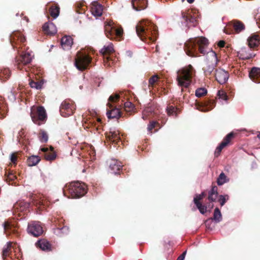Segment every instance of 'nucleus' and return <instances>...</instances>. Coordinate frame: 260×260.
<instances>
[{
	"label": "nucleus",
	"mask_w": 260,
	"mask_h": 260,
	"mask_svg": "<svg viewBox=\"0 0 260 260\" xmlns=\"http://www.w3.org/2000/svg\"><path fill=\"white\" fill-rule=\"evenodd\" d=\"M112 139H114L113 141L116 140H118L119 138V137L116 133H114L112 134Z\"/></svg>",
	"instance_id": "obj_53"
},
{
	"label": "nucleus",
	"mask_w": 260,
	"mask_h": 260,
	"mask_svg": "<svg viewBox=\"0 0 260 260\" xmlns=\"http://www.w3.org/2000/svg\"><path fill=\"white\" fill-rule=\"evenodd\" d=\"M194 204L196 205L197 208L202 214H205V213L207 212V207L205 205H202L201 202H198L196 200Z\"/></svg>",
	"instance_id": "obj_35"
},
{
	"label": "nucleus",
	"mask_w": 260,
	"mask_h": 260,
	"mask_svg": "<svg viewBox=\"0 0 260 260\" xmlns=\"http://www.w3.org/2000/svg\"><path fill=\"white\" fill-rule=\"evenodd\" d=\"M6 176L8 180L10 181H13L16 179L17 177L15 175H14L12 172H9L8 174L6 173Z\"/></svg>",
	"instance_id": "obj_46"
},
{
	"label": "nucleus",
	"mask_w": 260,
	"mask_h": 260,
	"mask_svg": "<svg viewBox=\"0 0 260 260\" xmlns=\"http://www.w3.org/2000/svg\"><path fill=\"white\" fill-rule=\"evenodd\" d=\"M232 23L237 32H240L245 29V25L241 21L235 20L232 21Z\"/></svg>",
	"instance_id": "obj_25"
},
{
	"label": "nucleus",
	"mask_w": 260,
	"mask_h": 260,
	"mask_svg": "<svg viewBox=\"0 0 260 260\" xmlns=\"http://www.w3.org/2000/svg\"><path fill=\"white\" fill-rule=\"evenodd\" d=\"M158 123L155 121H152L150 122L149 124L148 125L147 130L148 132H151L153 128L155 127L156 124Z\"/></svg>",
	"instance_id": "obj_48"
},
{
	"label": "nucleus",
	"mask_w": 260,
	"mask_h": 260,
	"mask_svg": "<svg viewBox=\"0 0 260 260\" xmlns=\"http://www.w3.org/2000/svg\"><path fill=\"white\" fill-rule=\"evenodd\" d=\"M215 78L217 81L220 84L225 83L229 78V73L224 70L219 68L215 70Z\"/></svg>",
	"instance_id": "obj_11"
},
{
	"label": "nucleus",
	"mask_w": 260,
	"mask_h": 260,
	"mask_svg": "<svg viewBox=\"0 0 260 260\" xmlns=\"http://www.w3.org/2000/svg\"><path fill=\"white\" fill-rule=\"evenodd\" d=\"M10 75L11 72L9 69H4L0 72V78L3 81L8 79Z\"/></svg>",
	"instance_id": "obj_33"
},
{
	"label": "nucleus",
	"mask_w": 260,
	"mask_h": 260,
	"mask_svg": "<svg viewBox=\"0 0 260 260\" xmlns=\"http://www.w3.org/2000/svg\"><path fill=\"white\" fill-rule=\"evenodd\" d=\"M80 89H81V88H82V86H80Z\"/></svg>",
	"instance_id": "obj_63"
},
{
	"label": "nucleus",
	"mask_w": 260,
	"mask_h": 260,
	"mask_svg": "<svg viewBox=\"0 0 260 260\" xmlns=\"http://www.w3.org/2000/svg\"><path fill=\"white\" fill-rule=\"evenodd\" d=\"M207 92V90L206 88H199L196 90L195 94L196 96L200 98L206 94Z\"/></svg>",
	"instance_id": "obj_39"
},
{
	"label": "nucleus",
	"mask_w": 260,
	"mask_h": 260,
	"mask_svg": "<svg viewBox=\"0 0 260 260\" xmlns=\"http://www.w3.org/2000/svg\"><path fill=\"white\" fill-rule=\"evenodd\" d=\"M68 191L73 198H79L87 192V186L85 183L79 181L73 182L66 184L63 188V193Z\"/></svg>",
	"instance_id": "obj_4"
},
{
	"label": "nucleus",
	"mask_w": 260,
	"mask_h": 260,
	"mask_svg": "<svg viewBox=\"0 0 260 260\" xmlns=\"http://www.w3.org/2000/svg\"><path fill=\"white\" fill-rule=\"evenodd\" d=\"M77 12L80 13V14H82V13H84V11H77Z\"/></svg>",
	"instance_id": "obj_59"
},
{
	"label": "nucleus",
	"mask_w": 260,
	"mask_h": 260,
	"mask_svg": "<svg viewBox=\"0 0 260 260\" xmlns=\"http://www.w3.org/2000/svg\"><path fill=\"white\" fill-rule=\"evenodd\" d=\"M215 223H219L222 220V215L219 209L216 207L214 211L213 217H210Z\"/></svg>",
	"instance_id": "obj_27"
},
{
	"label": "nucleus",
	"mask_w": 260,
	"mask_h": 260,
	"mask_svg": "<svg viewBox=\"0 0 260 260\" xmlns=\"http://www.w3.org/2000/svg\"><path fill=\"white\" fill-rule=\"evenodd\" d=\"M180 25L182 28H188L191 26H196L197 20L194 17L182 12L181 16L180 18Z\"/></svg>",
	"instance_id": "obj_7"
},
{
	"label": "nucleus",
	"mask_w": 260,
	"mask_h": 260,
	"mask_svg": "<svg viewBox=\"0 0 260 260\" xmlns=\"http://www.w3.org/2000/svg\"><path fill=\"white\" fill-rule=\"evenodd\" d=\"M38 117L35 116L32 113L31 114V117L32 121L38 125H40L39 121L45 122L47 119V114L45 108L43 106H40L38 108L37 111Z\"/></svg>",
	"instance_id": "obj_10"
},
{
	"label": "nucleus",
	"mask_w": 260,
	"mask_h": 260,
	"mask_svg": "<svg viewBox=\"0 0 260 260\" xmlns=\"http://www.w3.org/2000/svg\"><path fill=\"white\" fill-rule=\"evenodd\" d=\"M233 133H230L225 136L223 141L216 148L215 151V156L216 157H217L220 154L222 149L228 145V144L230 143L231 139L233 137Z\"/></svg>",
	"instance_id": "obj_13"
},
{
	"label": "nucleus",
	"mask_w": 260,
	"mask_h": 260,
	"mask_svg": "<svg viewBox=\"0 0 260 260\" xmlns=\"http://www.w3.org/2000/svg\"><path fill=\"white\" fill-rule=\"evenodd\" d=\"M69 232V228L67 226H63L61 228H57L55 231V233H56L57 234H60V236L67 234Z\"/></svg>",
	"instance_id": "obj_37"
},
{
	"label": "nucleus",
	"mask_w": 260,
	"mask_h": 260,
	"mask_svg": "<svg viewBox=\"0 0 260 260\" xmlns=\"http://www.w3.org/2000/svg\"><path fill=\"white\" fill-rule=\"evenodd\" d=\"M142 118L144 120H145L146 119V117L144 115H143Z\"/></svg>",
	"instance_id": "obj_61"
},
{
	"label": "nucleus",
	"mask_w": 260,
	"mask_h": 260,
	"mask_svg": "<svg viewBox=\"0 0 260 260\" xmlns=\"http://www.w3.org/2000/svg\"><path fill=\"white\" fill-rule=\"evenodd\" d=\"M105 32L108 38L113 36L121 37L123 29L121 27H118L111 22H109L105 26Z\"/></svg>",
	"instance_id": "obj_5"
},
{
	"label": "nucleus",
	"mask_w": 260,
	"mask_h": 260,
	"mask_svg": "<svg viewBox=\"0 0 260 260\" xmlns=\"http://www.w3.org/2000/svg\"><path fill=\"white\" fill-rule=\"evenodd\" d=\"M3 226L4 230V232L7 235L11 233H13L15 231L13 225L8 221L4 222L3 223Z\"/></svg>",
	"instance_id": "obj_28"
},
{
	"label": "nucleus",
	"mask_w": 260,
	"mask_h": 260,
	"mask_svg": "<svg viewBox=\"0 0 260 260\" xmlns=\"http://www.w3.org/2000/svg\"><path fill=\"white\" fill-rule=\"evenodd\" d=\"M186 253V251H185L177 258V260H184Z\"/></svg>",
	"instance_id": "obj_52"
},
{
	"label": "nucleus",
	"mask_w": 260,
	"mask_h": 260,
	"mask_svg": "<svg viewBox=\"0 0 260 260\" xmlns=\"http://www.w3.org/2000/svg\"><path fill=\"white\" fill-rule=\"evenodd\" d=\"M114 51L113 45L112 43H108L107 45H104L101 49L100 53L103 54H109Z\"/></svg>",
	"instance_id": "obj_26"
},
{
	"label": "nucleus",
	"mask_w": 260,
	"mask_h": 260,
	"mask_svg": "<svg viewBox=\"0 0 260 260\" xmlns=\"http://www.w3.org/2000/svg\"><path fill=\"white\" fill-rule=\"evenodd\" d=\"M33 55L31 54V52H27L23 53L20 57V58L16 60L17 62L18 68H19V66L20 63L23 64H27L29 63L32 58Z\"/></svg>",
	"instance_id": "obj_16"
},
{
	"label": "nucleus",
	"mask_w": 260,
	"mask_h": 260,
	"mask_svg": "<svg viewBox=\"0 0 260 260\" xmlns=\"http://www.w3.org/2000/svg\"><path fill=\"white\" fill-rule=\"evenodd\" d=\"M10 160L13 163H15L17 160L16 156L14 154L12 153L10 155Z\"/></svg>",
	"instance_id": "obj_51"
},
{
	"label": "nucleus",
	"mask_w": 260,
	"mask_h": 260,
	"mask_svg": "<svg viewBox=\"0 0 260 260\" xmlns=\"http://www.w3.org/2000/svg\"><path fill=\"white\" fill-rule=\"evenodd\" d=\"M229 199V196L228 194L220 195L219 196L218 201L221 206H223L226 203V201Z\"/></svg>",
	"instance_id": "obj_42"
},
{
	"label": "nucleus",
	"mask_w": 260,
	"mask_h": 260,
	"mask_svg": "<svg viewBox=\"0 0 260 260\" xmlns=\"http://www.w3.org/2000/svg\"><path fill=\"white\" fill-rule=\"evenodd\" d=\"M126 53L127 56L129 57H131L132 56V52L131 51H127Z\"/></svg>",
	"instance_id": "obj_56"
},
{
	"label": "nucleus",
	"mask_w": 260,
	"mask_h": 260,
	"mask_svg": "<svg viewBox=\"0 0 260 260\" xmlns=\"http://www.w3.org/2000/svg\"><path fill=\"white\" fill-rule=\"evenodd\" d=\"M258 137L260 139V133L258 135Z\"/></svg>",
	"instance_id": "obj_62"
},
{
	"label": "nucleus",
	"mask_w": 260,
	"mask_h": 260,
	"mask_svg": "<svg viewBox=\"0 0 260 260\" xmlns=\"http://www.w3.org/2000/svg\"><path fill=\"white\" fill-rule=\"evenodd\" d=\"M109 167L110 169L113 171V173L115 174H117V172L119 171L122 167L121 162L118 161L115 159H112Z\"/></svg>",
	"instance_id": "obj_22"
},
{
	"label": "nucleus",
	"mask_w": 260,
	"mask_h": 260,
	"mask_svg": "<svg viewBox=\"0 0 260 260\" xmlns=\"http://www.w3.org/2000/svg\"><path fill=\"white\" fill-rule=\"evenodd\" d=\"M43 29L46 33L50 35H53L57 32L56 26L51 22L45 23L43 26Z\"/></svg>",
	"instance_id": "obj_20"
},
{
	"label": "nucleus",
	"mask_w": 260,
	"mask_h": 260,
	"mask_svg": "<svg viewBox=\"0 0 260 260\" xmlns=\"http://www.w3.org/2000/svg\"><path fill=\"white\" fill-rule=\"evenodd\" d=\"M126 104L127 105L126 106H128V107H129L130 105H132V104L131 103H126Z\"/></svg>",
	"instance_id": "obj_58"
},
{
	"label": "nucleus",
	"mask_w": 260,
	"mask_h": 260,
	"mask_svg": "<svg viewBox=\"0 0 260 260\" xmlns=\"http://www.w3.org/2000/svg\"><path fill=\"white\" fill-rule=\"evenodd\" d=\"M249 77L255 83H260V68L253 67L249 73Z\"/></svg>",
	"instance_id": "obj_17"
},
{
	"label": "nucleus",
	"mask_w": 260,
	"mask_h": 260,
	"mask_svg": "<svg viewBox=\"0 0 260 260\" xmlns=\"http://www.w3.org/2000/svg\"><path fill=\"white\" fill-rule=\"evenodd\" d=\"M136 31L138 36L143 41L154 42L158 35L157 27L145 20H142L137 24Z\"/></svg>",
	"instance_id": "obj_2"
},
{
	"label": "nucleus",
	"mask_w": 260,
	"mask_h": 260,
	"mask_svg": "<svg viewBox=\"0 0 260 260\" xmlns=\"http://www.w3.org/2000/svg\"><path fill=\"white\" fill-rule=\"evenodd\" d=\"M41 136L40 137V140L41 142L46 143L48 141V136L47 133L44 130L41 131Z\"/></svg>",
	"instance_id": "obj_43"
},
{
	"label": "nucleus",
	"mask_w": 260,
	"mask_h": 260,
	"mask_svg": "<svg viewBox=\"0 0 260 260\" xmlns=\"http://www.w3.org/2000/svg\"><path fill=\"white\" fill-rule=\"evenodd\" d=\"M187 1L189 4H191L194 1V0H187Z\"/></svg>",
	"instance_id": "obj_57"
},
{
	"label": "nucleus",
	"mask_w": 260,
	"mask_h": 260,
	"mask_svg": "<svg viewBox=\"0 0 260 260\" xmlns=\"http://www.w3.org/2000/svg\"><path fill=\"white\" fill-rule=\"evenodd\" d=\"M50 151L45 154L44 157L46 160L51 161L55 159L56 157V154L53 151V148L52 147H50Z\"/></svg>",
	"instance_id": "obj_32"
},
{
	"label": "nucleus",
	"mask_w": 260,
	"mask_h": 260,
	"mask_svg": "<svg viewBox=\"0 0 260 260\" xmlns=\"http://www.w3.org/2000/svg\"><path fill=\"white\" fill-rule=\"evenodd\" d=\"M158 77L156 75H153L149 80V84L151 85H153L158 80Z\"/></svg>",
	"instance_id": "obj_47"
},
{
	"label": "nucleus",
	"mask_w": 260,
	"mask_h": 260,
	"mask_svg": "<svg viewBox=\"0 0 260 260\" xmlns=\"http://www.w3.org/2000/svg\"><path fill=\"white\" fill-rule=\"evenodd\" d=\"M41 151L47 153L50 151V148L48 147H43L41 148Z\"/></svg>",
	"instance_id": "obj_54"
},
{
	"label": "nucleus",
	"mask_w": 260,
	"mask_h": 260,
	"mask_svg": "<svg viewBox=\"0 0 260 260\" xmlns=\"http://www.w3.org/2000/svg\"><path fill=\"white\" fill-rule=\"evenodd\" d=\"M258 13L254 16V19L258 27H260V9H258Z\"/></svg>",
	"instance_id": "obj_49"
},
{
	"label": "nucleus",
	"mask_w": 260,
	"mask_h": 260,
	"mask_svg": "<svg viewBox=\"0 0 260 260\" xmlns=\"http://www.w3.org/2000/svg\"><path fill=\"white\" fill-rule=\"evenodd\" d=\"M106 114L109 119L119 118L121 116L120 110L117 108H113L110 111H108Z\"/></svg>",
	"instance_id": "obj_24"
},
{
	"label": "nucleus",
	"mask_w": 260,
	"mask_h": 260,
	"mask_svg": "<svg viewBox=\"0 0 260 260\" xmlns=\"http://www.w3.org/2000/svg\"><path fill=\"white\" fill-rule=\"evenodd\" d=\"M132 6L134 10L139 11L145 9L147 7V0H132Z\"/></svg>",
	"instance_id": "obj_15"
},
{
	"label": "nucleus",
	"mask_w": 260,
	"mask_h": 260,
	"mask_svg": "<svg viewBox=\"0 0 260 260\" xmlns=\"http://www.w3.org/2000/svg\"><path fill=\"white\" fill-rule=\"evenodd\" d=\"M166 111L169 116H176L177 115L176 109L172 106L167 107Z\"/></svg>",
	"instance_id": "obj_38"
},
{
	"label": "nucleus",
	"mask_w": 260,
	"mask_h": 260,
	"mask_svg": "<svg viewBox=\"0 0 260 260\" xmlns=\"http://www.w3.org/2000/svg\"><path fill=\"white\" fill-rule=\"evenodd\" d=\"M27 232L29 234L37 237L43 233V228L39 221H32L28 223Z\"/></svg>",
	"instance_id": "obj_8"
},
{
	"label": "nucleus",
	"mask_w": 260,
	"mask_h": 260,
	"mask_svg": "<svg viewBox=\"0 0 260 260\" xmlns=\"http://www.w3.org/2000/svg\"><path fill=\"white\" fill-rule=\"evenodd\" d=\"M218 188L216 186H213L208 192V199L211 202L216 201L218 196Z\"/></svg>",
	"instance_id": "obj_23"
},
{
	"label": "nucleus",
	"mask_w": 260,
	"mask_h": 260,
	"mask_svg": "<svg viewBox=\"0 0 260 260\" xmlns=\"http://www.w3.org/2000/svg\"><path fill=\"white\" fill-rule=\"evenodd\" d=\"M205 193L204 191L202 192L200 194H196L195 195V197L193 198V203H194V204L195 203L196 200L198 202H200V201L203 200L204 197H205Z\"/></svg>",
	"instance_id": "obj_44"
},
{
	"label": "nucleus",
	"mask_w": 260,
	"mask_h": 260,
	"mask_svg": "<svg viewBox=\"0 0 260 260\" xmlns=\"http://www.w3.org/2000/svg\"><path fill=\"white\" fill-rule=\"evenodd\" d=\"M251 48L248 47H242L239 51L238 52V56L242 59H249L254 57L255 54L252 52Z\"/></svg>",
	"instance_id": "obj_12"
},
{
	"label": "nucleus",
	"mask_w": 260,
	"mask_h": 260,
	"mask_svg": "<svg viewBox=\"0 0 260 260\" xmlns=\"http://www.w3.org/2000/svg\"><path fill=\"white\" fill-rule=\"evenodd\" d=\"M91 61V58L86 54H82L78 57L75 62V65L79 71L86 69Z\"/></svg>",
	"instance_id": "obj_9"
},
{
	"label": "nucleus",
	"mask_w": 260,
	"mask_h": 260,
	"mask_svg": "<svg viewBox=\"0 0 260 260\" xmlns=\"http://www.w3.org/2000/svg\"><path fill=\"white\" fill-rule=\"evenodd\" d=\"M43 83L42 82H35L31 81L29 83V85L31 88H34L37 89H40L42 88Z\"/></svg>",
	"instance_id": "obj_40"
},
{
	"label": "nucleus",
	"mask_w": 260,
	"mask_h": 260,
	"mask_svg": "<svg viewBox=\"0 0 260 260\" xmlns=\"http://www.w3.org/2000/svg\"><path fill=\"white\" fill-rule=\"evenodd\" d=\"M91 12L95 17L101 16L103 14V6L96 1L91 4Z\"/></svg>",
	"instance_id": "obj_14"
},
{
	"label": "nucleus",
	"mask_w": 260,
	"mask_h": 260,
	"mask_svg": "<svg viewBox=\"0 0 260 260\" xmlns=\"http://www.w3.org/2000/svg\"><path fill=\"white\" fill-rule=\"evenodd\" d=\"M217 96H218L219 99H220L221 101H223L226 103L227 102L228 100V96L224 90H218L217 92Z\"/></svg>",
	"instance_id": "obj_36"
},
{
	"label": "nucleus",
	"mask_w": 260,
	"mask_h": 260,
	"mask_svg": "<svg viewBox=\"0 0 260 260\" xmlns=\"http://www.w3.org/2000/svg\"><path fill=\"white\" fill-rule=\"evenodd\" d=\"M40 160V159L38 156L32 155L28 158L27 163L28 166L32 167L38 164Z\"/></svg>",
	"instance_id": "obj_30"
},
{
	"label": "nucleus",
	"mask_w": 260,
	"mask_h": 260,
	"mask_svg": "<svg viewBox=\"0 0 260 260\" xmlns=\"http://www.w3.org/2000/svg\"><path fill=\"white\" fill-rule=\"evenodd\" d=\"M73 43V39L70 36H64L61 39L60 44L63 50H69Z\"/></svg>",
	"instance_id": "obj_19"
},
{
	"label": "nucleus",
	"mask_w": 260,
	"mask_h": 260,
	"mask_svg": "<svg viewBox=\"0 0 260 260\" xmlns=\"http://www.w3.org/2000/svg\"><path fill=\"white\" fill-rule=\"evenodd\" d=\"M118 99H119V95L117 94L112 95L110 96L108 99V103L107 104V106L110 108H112V106L111 103L115 102Z\"/></svg>",
	"instance_id": "obj_41"
},
{
	"label": "nucleus",
	"mask_w": 260,
	"mask_h": 260,
	"mask_svg": "<svg viewBox=\"0 0 260 260\" xmlns=\"http://www.w3.org/2000/svg\"><path fill=\"white\" fill-rule=\"evenodd\" d=\"M212 221L213 220L210 218H209L208 219L205 221V224L207 229L211 230L212 229L211 224Z\"/></svg>",
	"instance_id": "obj_50"
},
{
	"label": "nucleus",
	"mask_w": 260,
	"mask_h": 260,
	"mask_svg": "<svg viewBox=\"0 0 260 260\" xmlns=\"http://www.w3.org/2000/svg\"><path fill=\"white\" fill-rule=\"evenodd\" d=\"M75 110V105L73 102L64 101L60 106V113L63 117H68L72 115Z\"/></svg>",
	"instance_id": "obj_6"
},
{
	"label": "nucleus",
	"mask_w": 260,
	"mask_h": 260,
	"mask_svg": "<svg viewBox=\"0 0 260 260\" xmlns=\"http://www.w3.org/2000/svg\"><path fill=\"white\" fill-rule=\"evenodd\" d=\"M36 245L43 251H49L51 250V245L48 241L45 240H38L36 242Z\"/></svg>",
	"instance_id": "obj_21"
},
{
	"label": "nucleus",
	"mask_w": 260,
	"mask_h": 260,
	"mask_svg": "<svg viewBox=\"0 0 260 260\" xmlns=\"http://www.w3.org/2000/svg\"><path fill=\"white\" fill-rule=\"evenodd\" d=\"M25 40V39L24 38H21V42H24Z\"/></svg>",
	"instance_id": "obj_60"
},
{
	"label": "nucleus",
	"mask_w": 260,
	"mask_h": 260,
	"mask_svg": "<svg viewBox=\"0 0 260 260\" xmlns=\"http://www.w3.org/2000/svg\"><path fill=\"white\" fill-rule=\"evenodd\" d=\"M260 40L258 35L253 34L247 39V43L249 48H253L257 47L259 44Z\"/></svg>",
	"instance_id": "obj_18"
},
{
	"label": "nucleus",
	"mask_w": 260,
	"mask_h": 260,
	"mask_svg": "<svg viewBox=\"0 0 260 260\" xmlns=\"http://www.w3.org/2000/svg\"><path fill=\"white\" fill-rule=\"evenodd\" d=\"M229 181V179L223 172H221L217 179V183L219 186L222 185Z\"/></svg>",
	"instance_id": "obj_29"
},
{
	"label": "nucleus",
	"mask_w": 260,
	"mask_h": 260,
	"mask_svg": "<svg viewBox=\"0 0 260 260\" xmlns=\"http://www.w3.org/2000/svg\"><path fill=\"white\" fill-rule=\"evenodd\" d=\"M177 74L178 85L182 88H188L194 75V70L191 65H189L178 70Z\"/></svg>",
	"instance_id": "obj_3"
},
{
	"label": "nucleus",
	"mask_w": 260,
	"mask_h": 260,
	"mask_svg": "<svg viewBox=\"0 0 260 260\" xmlns=\"http://www.w3.org/2000/svg\"><path fill=\"white\" fill-rule=\"evenodd\" d=\"M12 243L11 242H8L4 246L3 249L2 256L4 260H6L7 256L8 255L9 249L11 247Z\"/></svg>",
	"instance_id": "obj_34"
},
{
	"label": "nucleus",
	"mask_w": 260,
	"mask_h": 260,
	"mask_svg": "<svg viewBox=\"0 0 260 260\" xmlns=\"http://www.w3.org/2000/svg\"><path fill=\"white\" fill-rule=\"evenodd\" d=\"M208 40L205 37L190 39L184 45L185 51L188 56L196 57L199 52L207 54L206 64L203 68L206 76L211 74L219 61L215 52L211 49L208 50Z\"/></svg>",
	"instance_id": "obj_1"
},
{
	"label": "nucleus",
	"mask_w": 260,
	"mask_h": 260,
	"mask_svg": "<svg viewBox=\"0 0 260 260\" xmlns=\"http://www.w3.org/2000/svg\"><path fill=\"white\" fill-rule=\"evenodd\" d=\"M59 7L58 6H52L50 8V15L54 18V19H56L59 14Z\"/></svg>",
	"instance_id": "obj_31"
},
{
	"label": "nucleus",
	"mask_w": 260,
	"mask_h": 260,
	"mask_svg": "<svg viewBox=\"0 0 260 260\" xmlns=\"http://www.w3.org/2000/svg\"><path fill=\"white\" fill-rule=\"evenodd\" d=\"M214 107V103L210 104V105H205V106H203L202 109L200 110L201 111L203 112H207L211 110Z\"/></svg>",
	"instance_id": "obj_45"
},
{
	"label": "nucleus",
	"mask_w": 260,
	"mask_h": 260,
	"mask_svg": "<svg viewBox=\"0 0 260 260\" xmlns=\"http://www.w3.org/2000/svg\"><path fill=\"white\" fill-rule=\"evenodd\" d=\"M224 45H225V42L224 41H220L218 42V46L219 47H223L224 46Z\"/></svg>",
	"instance_id": "obj_55"
}]
</instances>
